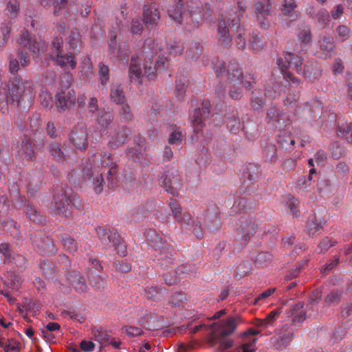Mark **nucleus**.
<instances>
[{
	"label": "nucleus",
	"instance_id": "bf43d9fd",
	"mask_svg": "<svg viewBox=\"0 0 352 352\" xmlns=\"http://www.w3.org/2000/svg\"><path fill=\"white\" fill-rule=\"evenodd\" d=\"M120 113H121L122 118L123 120H129L131 118L130 109L128 105L122 106L121 109H120Z\"/></svg>",
	"mask_w": 352,
	"mask_h": 352
},
{
	"label": "nucleus",
	"instance_id": "72a5a7b5",
	"mask_svg": "<svg viewBox=\"0 0 352 352\" xmlns=\"http://www.w3.org/2000/svg\"><path fill=\"white\" fill-rule=\"evenodd\" d=\"M65 248L69 252H74L77 250V246L75 241L69 236H65L62 239Z\"/></svg>",
	"mask_w": 352,
	"mask_h": 352
},
{
	"label": "nucleus",
	"instance_id": "a18cd8bd",
	"mask_svg": "<svg viewBox=\"0 0 352 352\" xmlns=\"http://www.w3.org/2000/svg\"><path fill=\"white\" fill-rule=\"evenodd\" d=\"M320 228V226L313 221H308L306 226L307 231L310 236H314Z\"/></svg>",
	"mask_w": 352,
	"mask_h": 352
},
{
	"label": "nucleus",
	"instance_id": "79ce46f5",
	"mask_svg": "<svg viewBox=\"0 0 352 352\" xmlns=\"http://www.w3.org/2000/svg\"><path fill=\"white\" fill-rule=\"evenodd\" d=\"M183 135L182 131L179 130L173 131L168 138V142L170 144H178L182 142Z\"/></svg>",
	"mask_w": 352,
	"mask_h": 352
},
{
	"label": "nucleus",
	"instance_id": "c85d7f7f",
	"mask_svg": "<svg viewBox=\"0 0 352 352\" xmlns=\"http://www.w3.org/2000/svg\"><path fill=\"white\" fill-rule=\"evenodd\" d=\"M278 314L277 310L271 311L265 318L259 319L256 324L258 327H267L273 322L276 316Z\"/></svg>",
	"mask_w": 352,
	"mask_h": 352
},
{
	"label": "nucleus",
	"instance_id": "393cba45",
	"mask_svg": "<svg viewBox=\"0 0 352 352\" xmlns=\"http://www.w3.org/2000/svg\"><path fill=\"white\" fill-rule=\"evenodd\" d=\"M191 122L193 124L195 131H199L202 128L204 120L199 109H195L190 117Z\"/></svg>",
	"mask_w": 352,
	"mask_h": 352
},
{
	"label": "nucleus",
	"instance_id": "ea45409f",
	"mask_svg": "<svg viewBox=\"0 0 352 352\" xmlns=\"http://www.w3.org/2000/svg\"><path fill=\"white\" fill-rule=\"evenodd\" d=\"M312 177L311 175H304L298 179L297 187L300 190L306 189L311 184Z\"/></svg>",
	"mask_w": 352,
	"mask_h": 352
},
{
	"label": "nucleus",
	"instance_id": "4d7b16f0",
	"mask_svg": "<svg viewBox=\"0 0 352 352\" xmlns=\"http://www.w3.org/2000/svg\"><path fill=\"white\" fill-rule=\"evenodd\" d=\"M333 243H332L331 240L327 237L321 241L319 245V248L320 252H324L327 251L330 247L333 246Z\"/></svg>",
	"mask_w": 352,
	"mask_h": 352
},
{
	"label": "nucleus",
	"instance_id": "aec40b11",
	"mask_svg": "<svg viewBox=\"0 0 352 352\" xmlns=\"http://www.w3.org/2000/svg\"><path fill=\"white\" fill-rule=\"evenodd\" d=\"M63 317H69L74 321L83 323L85 321V315L80 309H65L62 313Z\"/></svg>",
	"mask_w": 352,
	"mask_h": 352
},
{
	"label": "nucleus",
	"instance_id": "58836bf2",
	"mask_svg": "<svg viewBox=\"0 0 352 352\" xmlns=\"http://www.w3.org/2000/svg\"><path fill=\"white\" fill-rule=\"evenodd\" d=\"M81 70L80 72L82 75H85L86 77H89L91 74V63L90 62V59L88 58H85L80 66Z\"/></svg>",
	"mask_w": 352,
	"mask_h": 352
},
{
	"label": "nucleus",
	"instance_id": "13d9d810",
	"mask_svg": "<svg viewBox=\"0 0 352 352\" xmlns=\"http://www.w3.org/2000/svg\"><path fill=\"white\" fill-rule=\"evenodd\" d=\"M18 348L17 343L14 340H8L6 342V344L4 346L5 352H10L12 351H14Z\"/></svg>",
	"mask_w": 352,
	"mask_h": 352
},
{
	"label": "nucleus",
	"instance_id": "680f3d73",
	"mask_svg": "<svg viewBox=\"0 0 352 352\" xmlns=\"http://www.w3.org/2000/svg\"><path fill=\"white\" fill-rule=\"evenodd\" d=\"M336 170H337L338 173H339L340 174H342V175L346 174L349 171L348 166L344 162H339L336 165Z\"/></svg>",
	"mask_w": 352,
	"mask_h": 352
},
{
	"label": "nucleus",
	"instance_id": "864d4df0",
	"mask_svg": "<svg viewBox=\"0 0 352 352\" xmlns=\"http://www.w3.org/2000/svg\"><path fill=\"white\" fill-rule=\"evenodd\" d=\"M228 72V76L231 80H236V79H239L242 76V72L238 68H236V69L230 68Z\"/></svg>",
	"mask_w": 352,
	"mask_h": 352
},
{
	"label": "nucleus",
	"instance_id": "412c9836",
	"mask_svg": "<svg viewBox=\"0 0 352 352\" xmlns=\"http://www.w3.org/2000/svg\"><path fill=\"white\" fill-rule=\"evenodd\" d=\"M127 133L126 131L116 132L109 142V145L112 148H117L122 145L126 140Z\"/></svg>",
	"mask_w": 352,
	"mask_h": 352
},
{
	"label": "nucleus",
	"instance_id": "473e14b6",
	"mask_svg": "<svg viewBox=\"0 0 352 352\" xmlns=\"http://www.w3.org/2000/svg\"><path fill=\"white\" fill-rule=\"evenodd\" d=\"M267 118L269 119V122H271L272 124L279 128L282 126L280 121L283 120V119L280 118L279 113L276 109H274L270 111L267 114Z\"/></svg>",
	"mask_w": 352,
	"mask_h": 352
},
{
	"label": "nucleus",
	"instance_id": "b1692460",
	"mask_svg": "<svg viewBox=\"0 0 352 352\" xmlns=\"http://www.w3.org/2000/svg\"><path fill=\"white\" fill-rule=\"evenodd\" d=\"M19 155L21 157H25L28 158H32L34 156V151L32 149V144L28 139L24 140L21 144V148Z\"/></svg>",
	"mask_w": 352,
	"mask_h": 352
},
{
	"label": "nucleus",
	"instance_id": "f704fd0d",
	"mask_svg": "<svg viewBox=\"0 0 352 352\" xmlns=\"http://www.w3.org/2000/svg\"><path fill=\"white\" fill-rule=\"evenodd\" d=\"M287 204L290 208V211L293 215L297 216L298 213V201L292 195H289L287 198Z\"/></svg>",
	"mask_w": 352,
	"mask_h": 352
},
{
	"label": "nucleus",
	"instance_id": "4be33fe9",
	"mask_svg": "<svg viewBox=\"0 0 352 352\" xmlns=\"http://www.w3.org/2000/svg\"><path fill=\"white\" fill-rule=\"evenodd\" d=\"M286 314L288 318H291V322L294 324L300 323L306 318V313L304 309H289Z\"/></svg>",
	"mask_w": 352,
	"mask_h": 352
},
{
	"label": "nucleus",
	"instance_id": "37998d69",
	"mask_svg": "<svg viewBox=\"0 0 352 352\" xmlns=\"http://www.w3.org/2000/svg\"><path fill=\"white\" fill-rule=\"evenodd\" d=\"M182 3H179L175 11H172L171 10H168V14L170 18L174 19L178 23H181V17H182Z\"/></svg>",
	"mask_w": 352,
	"mask_h": 352
},
{
	"label": "nucleus",
	"instance_id": "dca6fc26",
	"mask_svg": "<svg viewBox=\"0 0 352 352\" xmlns=\"http://www.w3.org/2000/svg\"><path fill=\"white\" fill-rule=\"evenodd\" d=\"M218 33L219 34V40L222 45L225 46L228 45L230 43V38L226 20H221L219 22Z\"/></svg>",
	"mask_w": 352,
	"mask_h": 352
},
{
	"label": "nucleus",
	"instance_id": "4c0bfd02",
	"mask_svg": "<svg viewBox=\"0 0 352 352\" xmlns=\"http://www.w3.org/2000/svg\"><path fill=\"white\" fill-rule=\"evenodd\" d=\"M333 47L334 45L333 39L330 37L324 38L320 43L321 50L324 52V53L327 54L333 50Z\"/></svg>",
	"mask_w": 352,
	"mask_h": 352
},
{
	"label": "nucleus",
	"instance_id": "052dcab7",
	"mask_svg": "<svg viewBox=\"0 0 352 352\" xmlns=\"http://www.w3.org/2000/svg\"><path fill=\"white\" fill-rule=\"evenodd\" d=\"M131 29L133 34H140L142 29V26L138 20H133Z\"/></svg>",
	"mask_w": 352,
	"mask_h": 352
},
{
	"label": "nucleus",
	"instance_id": "7c9ffc66",
	"mask_svg": "<svg viewBox=\"0 0 352 352\" xmlns=\"http://www.w3.org/2000/svg\"><path fill=\"white\" fill-rule=\"evenodd\" d=\"M276 291V288H270L263 292L258 298H255L252 302V305L263 306L265 305L262 302L265 298L270 296Z\"/></svg>",
	"mask_w": 352,
	"mask_h": 352
},
{
	"label": "nucleus",
	"instance_id": "5fc2aeb1",
	"mask_svg": "<svg viewBox=\"0 0 352 352\" xmlns=\"http://www.w3.org/2000/svg\"><path fill=\"white\" fill-rule=\"evenodd\" d=\"M298 40L304 43H308L311 41V33L309 30H305L300 32Z\"/></svg>",
	"mask_w": 352,
	"mask_h": 352
},
{
	"label": "nucleus",
	"instance_id": "f8f14e48",
	"mask_svg": "<svg viewBox=\"0 0 352 352\" xmlns=\"http://www.w3.org/2000/svg\"><path fill=\"white\" fill-rule=\"evenodd\" d=\"M164 183L166 191H170L180 186V178L177 171H168L164 176Z\"/></svg>",
	"mask_w": 352,
	"mask_h": 352
},
{
	"label": "nucleus",
	"instance_id": "0e129e2a",
	"mask_svg": "<svg viewBox=\"0 0 352 352\" xmlns=\"http://www.w3.org/2000/svg\"><path fill=\"white\" fill-rule=\"evenodd\" d=\"M103 178L102 174L100 175V176L97 177L96 178V184L94 186V190L96 193H100L102 190L103 188Z\"/></svg>",
	"mask_w": 352,
	"mask_h": 352
},
{
	"label": "nucleus",
	"instance_id": "a19ab883",
	"mask_svg": "<svg viewBox=\"0 0 352 352\" xmlns=\"http://www.w3.org/2000/svg\"><path fill=\"white\" fill-rule=\"evenodd\" d=\"M162 293V289L157 287H151L146 290V295L148 298L158 300L160 295Z\"/></svg>",
	"mask_w": 352,
	"mask_h": 352
},
{
	"label": "nucleus",
	"instance_id": "4468645a",
	"mask_svg": "<svg viewBox=\"0 0 352 352\" xmlns=\"http://www.w3.org/2000/svg\"><path fill=\"white\" fill-rule=\"evenodd\" d=\"M69 139L78 149L85 148L87 145L86 133L83 130L72 132Z\"/></svg>",
	"mask_w": 352,
	"mask_h": 352
},
{
	"label": "nucleus",
	"instance_id": "423d86ee",
	"mask_svg": "<svg viewBox=\"0 0 352 352\" xmlns=\"http://www.w3.org/2000/svg\"><path fill=\"white\" fill-rule=\"evenodd\" d=\"M27 91L29 94L32 93V86L29 82H21L17 87H12L9 91L8 96L6 97L8 103L13 104H19L20 102V97L23 96Z\"/></svg>",
	"mask_w": 352,
	"mask_h": 352
},
{
	"label": "nucleus",
	"instance_id": "49530a36",
	"mask_svg": "<svg viewBox=\"0 0 352 352\" xmlns=\"http://www.w3.org/2000/svg\"><path fill=\"white\" fill-rule=\"evenodd\" d=\"M170 209L172 211V213L175 218L177 221L181 219V217L182 216V209L180 206L177 204L176 202H172L170 204Z\"/></svg>",
	"mask_w": 352,
	"mask_h": 352
},
{
	"label": "nucleus",
	"instance_id": "0eeeda50",
	"mask_svg": "<svg viewBox=\"0 0 352 352\" xmlns=\"http://www.w3.org/2000/svg\"><path fill=\"white\" fill-rule=\"evenodd\" d=\"M94 162V166L98 168H100V166L104 168L108 167V174L109 175H113L116 173L117 165L111 161V154L109 152L103 151L101 154L95 155Z\"/></svg>",
	"mask_w": 352,
	"mask_h": 352
},
{
	"label": "nucleus",
	"instance_id": "c756f323",
	"mask_svg": "<svg viewBox=\"0 0 352 352\" xmlns=\"http://www.w3.org/2000/svg\"><path fill=\"white\" fill-rule=\"evenodd\" d=\"M68 201L65 199H60L56 202L55 208L56 212L62 216H67Z\"/></svg>",
	"mask_w": 352,
	"mask_h": 352
},
{
	"label": "nucleus",
	"instance_id": "7ed1b4c3",
	"mask_svg": "<svg viewBox=\"0 0 352 352\" xmlns=\"http://www.w3.org/2000/svg\"><path fill=\"white\" fill-rule=\"evenodd\" d=\"M96 232L102 243L106 244L108 242H113L117 253L120 256H125L126 252V246L123 243V240L117 233H111V234L107 236V230L102 227L96 228Z\"/></svg>",
	"mask_w": 352,
	"mask_h": 352
},
{
	"label": "nucleus",
	"instance_id": "774afa93",
	"mask_svg": "<svg viewBox=\"0 0 352 352\" xmlns=\"http://www.w3.org/2000/svg\"><path fill=\"white\" fill-rule=\"evenodd\" d=\"M344 8L341 5L337 6L331 12V14L333 19H336L340 17L343 13Z\"/></svg>",
	"mask_w": 352,
	"mask_h": 352
},
{
	"label": "nucleus",
	"instance_id": "f257e3e1",
	"mask_svg": "<svg viewBox=\"0 0 352 352\" xmlns=\"http://www.w3.org/2000/svg\"><path fill=\"white\" fill-rule=\"evenodd\" d=\"M243 322V320L239 316L235 318H230L226 320H220L217 323L208 324L204 328L209 331V342L212 345L216 344H219V347L222 350L230 348L233 344L232 339L228 336L232 333L237 324Z\"/></svg>",
	"mask_w": 352,
	"mask_h": 352
},
{
	"label": "nucleus",
	"instance_id": "e433bc0d",
	"mask_svg": "<svg viewBox=\"0 0 352 352\" xmlns=\"http://www.w3.org/2000/svg\"><path fill=\"white\" fill-rule=\"evenodd\" d=\"M100 80L102 85H106L109 79V68L104 64L100 65L99 69Z\"/></svg>",
	"mask_w": 352,
	"mask_h": 352
},
{
	"label": "nucleus",
	"instance_id": "69168bd1",
	"mask_svg": "<svg viewBox=\"0 0 352 352\" xmlns=\"http://www.w3.org/2000/svg\"><path fill=\"white\" fill-rule=\"evenodd\" d=\"M0 252L2 253L6 258H9L10 257V245L7 243L1 244Z\"/></svg>",
	"mask_w": 352,
	"mask_h": 352
},
{
	"label": "nucleus",
	"instance_id": "bb28decb",
	"mask_svg": "<svg viewBox=\"0 0 352 352\" xmlns=\"http://www.w3.org/2000/svg\"><path fill=\"white\" fill-rule=\"evenodd\" d=\"M141 70L140 64L135 59L131 60L129 67V76L132 80H138L141 76Z\"/></svg>",
	"mask_w": 352,
	"mask_h": 352
},
{
	"label": "nucleus",
	"instance_id": "09e8293b",
	"mask_svg": "<svg viewBox=\"0 0 352 352\" xmlns=\"http://www.w3.org/2000/svg\"><path fill=\"white\" fill-rule=\"evenodd\" d=\"M19 9V4L17 1L10 2L8 6V11L10 17H15L18 10Z\"/></svg>",
	"mask_w": 352,
	"mask_h": 352
},
{
	"label": "nucleus",
	"instance_id": "3c124183",
	"mask_svg": "<svg viewBox=\"0 0 352 352\" xmlns=\"http://www.w3.org/2000/svg\"><path fill=\"white\" fill-rule=\"evenodd\" d=\"M20 314L22 315L23 318L27 322H31L30 315L32 316H35L36 314V311L34 309H19Z\"/></svg>",
	"mask_w": 352,
	"mask_h": 352
},
{
	"label": "nucleus",
	"instance_id": "f03ea898",
	"mask_svg": "<svg viewBox=\"0 0 352 352\" xmlns=\"http://www.w3.org/2000/svg\"><path fill=\"white\" fill-rule=\"evenodd\" d=\"M63 39L56 38L53 42V58H55L57 65L62 67H70L74 69L76 66V60L74 56L69 53L64 55L63 54L62 45Z\"/></svg>",
	"mask_w": 352,
	"mask_h": 352
},
{
	"label": "nucleus",
	"instance_id": "1a4fd4ad",
	"mask_svg": "<svg viewBox=\"0 0 352 352\" xmlns=\"http://www.w3.org/2000/svg\"><path fill=\"white\" fill-rule=\"evenodd\" d=\"M21 44L28 47L29 50L34 54V58H38L37 54L43 52L45 47V42L43 41H32L29 38V33L27 31L23 32L20 38Z\"/></svg>",
	"mask_w": 352,
	"mask_h": 352
},
{
	"label": "nucleus",
	"instance_id": "a211bd4d",
	"mask_svg": "<svg viewBox=\"0 0 352 352\" xmlns=\"http://www.w3.org/2000/svg\"><path fill=\"white\" fill-rule=\"evenodd\" d=\"M92 335L94 340L98 342L102 346H105L109 343V336L105 330L102 328L92 329Z\"/></svg>",
	"mask_w": 352,
	"mask_h": 352
},
{
	"label": "nucleus",
	"instance_id": "39448f33",
	"mask_svg": "<svg viewBox=\"0 0 352 352\" xmlns=\"http://www.w3.org/2000/svg\"><path fill=\"white\" fill-rule=\"evenodd\" d=\"M56 98V106L61 110L73 107L76 101L75 93L70 87H66L57 93Z\"/></svg>",
	"mask_w": 352,
	"mask_h": 352
},
{
	"label": "nucleus",
	"instance_id": "e2e57ef3",
	"mask_svg": "<svg viewBox=\"0 0 352 352\" xmlns=\"http://www.w3.org/2000/svg\"><path fill=\"white\" fill-rule=\"evenodd\" d=\"M78 35L76 34H73L69 36L68 38V43L70 45V49L74 50L77 47V44L78 42Z\"/></svg>",
	"mask_w": 352,
	"mask_h": 352
},
{
	"label": "nucleus",
	"instance_id": "de8ad7c7",
	"mask_svg": "<svg viewBox=\"0 0 352 352\" xmlns=\"http://www.w3.org/2000/svg\"><path fill=\"white\" fill-rule=\"evenodd\" d=\"M50 151L54 158L57 159L58 160H62L63 152L57 144L54 143L50 145Z\"/></svg>",
	"mask_w": 352,
	"mask_h": 352
},
{
	"label": "nucleus",
	"instance_id": "6ab92c4d",
	"mask_svg": "<svg viewBox=\"0 0 352 352\" xmlns=\"http://www.w3.org/2000/svg\"><path fill=\"white\" fill-rule=\"evenodd\" d=\"M110 97L117 104H122L124 102L123 89L120 85H113L111 89Z\"/></svg>",
	"mask_w": 352,
	"mask_h": 352
},
{
	"label": "nucleus",
	"instance_id": "9d476101",
	"mask_svg": "<svg viewBox=\"0 0 352 352\" xmlns=\"http://www.w3.org/2000/svg\"><path fill=\"white\" fill-rule=\"evenodd\" d=\"M256 226L248 221L242 222L236 230V240L246 243L255 233Z\"/></svg>",
	"mask_w": 352,
	"mask_h": 352
},
{
	"label": "nucleus",
	"instance_id": "6e6552de",
	"mask_svg": "<svg viewBox=\"0 0 352 352\" xmlns=\"http://www.w3.org/2000/svg\"><path fill=\"white\" fill-rule=\"evenodd\" d=\"M294 339V331L292 329H289L287 326L283 327L280 329L278 334V338L274 346L276 349L282 351L283 349L289 346Z\"/></svg>",
	"mask_w": 352,
	"mask_h": 352
},
{
	"label": "nucleus",
	"instance_id": "cd10ccee",
	"mask_svg": "<svg viewBox=\"0 0 352 352\" xmlns=\"http://www.w3.org/2000/svg\"><path fill=\"white\" fill-rule=\"evenodd\" d=\"M186 298L183 293H176L170 298V303L173 307H182L186 306L185 300Z\"/></svg>",
	"mask_w": 352,
	"mask_h": 352
},
{
	"label": "nucleus",
	"instance_id": "2eb2a0df",
	"mask_svg": "<svg viewBox=\"0 0 352 352\" xmlns=\"http://www.w3.org/2000/svg\"><path fill=\"white\" fill-rule=\"evenodd\" d=\"M160 19V12L157 9L144 8L143 21L146 25L155 24Z\"/></svg>",
	"mask_w": 352,
	"mask_h": 352
},
{
	"label": "nucleus",
	"instance_id": "c03bdc74",
	"mask_svg": "<svg viewBox=\"0 0 352 352\" xmlns=\"http://www.w3.org/2000/svg\"><path fill=\"white\" fill-rule=\"evenodd\" d=\"M98 122L102 126H107L112 120L111 116L109 113L100 112L99 113Z\"/></svg>",
	"mask_w": 352,
	"mask_h": 352
},
{
	"label": "nucleus",
	"instance_id": "2f4dec72",
	"mask_svg": "<svg viewBox=\"0 0 352 352\" xmlns=\"http://www.w3.org/2000/svg\"><path fill=\"white\" fill-rule=\"evenodd\" d=\"M95 347V344L90 340H82L80 343V349L79 348H74L72 350L74 352H80V350L84 351L85 352H91L94 351Z\"/></svg>",
	"mask_w": 352,
	"mask_h": 352
},
{
	"label": "nucleus",
	"instance_id": "f3484780",
	"mask_svg": "<svg viewBox=\"0 0 352 352\" xmlns=\"http://www.w3.org/2000/svg\"><path fill=\"white\" fill-rule=\"evenodd\" d=\"M21 283L22 280L18 275L13 272H10L8 274L6 280H5V285L12 290H18Z\"/></svg>",
	"mask_w": 352,
	"mask_h": 352
},
{
	"label": "nucleus",
	"instance_id": "5701e85b",
	"mask_svg": "<svg viewBox=\"0 0 352 352\" xmlns=\"http://www.w3.org/2000/svg\"><path fill=\"white\" fill-rule=\"evenodd\" d=\"M296 4L294 0H284L282 11L285 15L292 18H297L298 13L296 11Z\"/></svg>",
	"mask_w": 352,
	"mask_h": 352
},
{
	"label": "nucleus",
	"instance_id": "c9c22d12",
	"mask_svg": "<svg viewBox=\"0 0 352 352\" xmlns=\"http://www.w3.org/2000/svg\"><path fill=\"white\" fill-rule=\"evenodd\" d=\"M336 34L338 39L343 41L348 38L350 30L346 26L341 25L336 28Z\"/></svg>",
	"mask_w": 352,
	"mask_h": 352
},
{
	"label": "nucleus",
	"instance_id": "338daca9",
	"mask_svg": "<svg viewBox=\"0 0 352 352\" xmlns=\"http://www.w3.org/2000/svg\"><path fill=\"white\" fill-rule=\"evenodd\" d=\"M178 221L187 225H190L192 223V219L189 213L185 212L182 214L181 219H179Z\"/></svg>",
	"mask_w": 352,
	"mask_h": 352
},
{
	"label": "nucleus",
	"instance_id": "a878e982",
	"mask_svg": "<svg viewBox=\"0 0 352 352\" xmlns=\"http://www.w3.org/2000/svg\"><path fill=\"white\" fill-rule=\"evenodd\" d=\"M173 254H171V250H169L168 248L166 249L163 246L157 259L160 261L161 265L167 267V265L170 263Z\"/></svg>",
	"mask_w": 352,
	"mask_h": 352
},
{
	"label": "nucleus",
	"instance_id": "ddd939ff",
	"mask_svg": "<svg viewBox=\"0 0 352 352\" xmlns=\"http://www.w3.org/2000/svg\"><path fill=\"white\" fill-rule=\"evenodd\" d=\"M69 281L74 289L78 293H83L87 289V285L83 278L78 273L74 272L69 275Z\"/></svg>",
	"mask_w": 352,
	"mask_h": 352
},
{
	"label": "nucleus",
	"instance_id": "20e7f679",
	"mask_svg": "<svg viewBox=\"0 0 352 352\" xmlns=\"http://www.w3.org/2000/svg\"><path fill=\"white\" fill-rule=\"evenodd\" d=\"M302 59L292 53H287L278 59L277 64L283 72L287 68H292L298 73H301Z\"/></svg>",
	"mask_w": 352,
	"mask_h": 352
},
{
	"label": "nucleus",
	"instance_id": "6e6d98bb",
	"mask_svg": "<svg viewBox=\"0 0 352 352\" xmlns=\"http://www.w3.org/2000/svg\"><path fill=\"white\" fill-rule=\"evenodd\" d=\"M1 298H4L6 301L9 302L10 306L13 305L16 300L14 298L11 296L9 292L0 289V300Z\"/></svg>",
	"mask_w": 352,
	"mask_h": 352
},
{
	"label": "nucleus",
	"instance_id": "9b49d317",
	"mask_svg": "<svg viewBox=\"0 0 352 352\" xmlns=\"http://www.w3.org/2000/svg\"><path fill=\"white\" fill-rule=\"evenodd\" d=\"M270 5L269 0H259L255 5V12L259 23L262 25H267L270 15Z\"/></svg>",
	"mask_w": 352,
	"mask_h": 352
},
{
	"label": "nucleus",
	"instance_id": "603ef678",
	"mask_svg": "<svg viewBox=\"0 0 352 352\" xmlns=\"http://www.w3.org/2000/svg\"><path fill=\"white\" fill-rule=\"evenodd\" d=\"M164 280L167 285H172L177 282L178 278L173 274L167 272L164 274Z\"/></svg>",
	"mask_w": 352,
	"mask_h": 352
},
{
	"label": "nucleus",
	"instance_id": "8fccbe9b",
	"mask_svg": "<svg viewBox=\"0 0 352 352\" xmlns=\"http://www.w3.org/2000/svg\"><path fill=\"white\" fill-rule=\"evenodd\" d=\"M340 133L342 135H344L346 138V140L352 143V126H346V127L343 128V130L341 129L339 130Z\"/></svg>",
	"mask_w": 352,
	"mask_h": 352
}]
</instances>
